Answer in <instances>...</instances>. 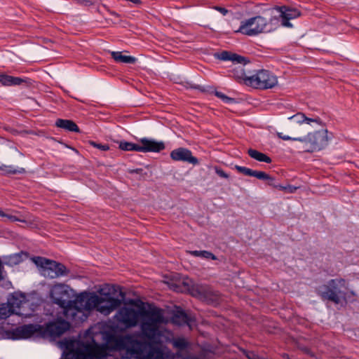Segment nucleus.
Segmentation results:
<instances>
[{
    "instance_id": "nucleus-1",
    "label": "nucleus",
    "mask_w": 359,
    "mask_h": 359,
    "mask_svg": "<svg viewBox=\"0 0 359 359\" xmlns=\"http://www.w3.org/2000/svg\"><path fill=\"white\" fill-rule=\"evenodd\" d=\"M115 318L127 328L135 327L140 320L142 334L153 341L161 336L159 327L165 323L163 309L156 306H149L148 309L141 308L138 311L123 306L117 311Z\"/></svg>"
},
{
    "instance_id": "nucleus-2",
    "label": "nucleus",
    "mask_w": 359,
    "mask_h": 359,
    "mask_svg": "<svg viewBox=\"0 0 359 359\" xmlns=\"http://www.w3.org/2000/svg\"><path fill=\"white\" fill-rule=\"evenodd\" d=\"M74 302H78V304L72 310V314H71L69 318L71 320L75 319L77 313L90 311L93 308H97L98 311L104 314H109L122 304V299L109 297L106 301L105 305H102L104 302V299L96 294H93L86 299L84 297L81 296L74 299Z\"/></svg>"
},
{
    "instance_id": "nucleus-3",
    "label": "nucleus",
    "mask_w": 359,
    "mask_h": 359,
    "mask_svg": "<svg viewBox=\"0 0 359 359\" xmlns=\"http://www.w3.org/2000/svg\"><path fill=\"white\" fill-rule=\"evenodd\" d=\"M278 18L273 17L268 21L261 15H257L241 22V25L236 32L247 36H256L263 32H271L279 25Z\"/></svg>"
},
{
    "instance_id": "nucleus-4",
    "label": "nucleus",
    "mask_w": 359,
    "mask_h": 359,
    "mask_svg": "<svg viewBox=\"0 0 359 359\" xmlns=\"http://www.w3.org/2000/svg\"><path fill=\"white\" fill-rule=\"evenodd\" d=\"M107 352V344H99L94 339H91L89 342L82 343L79 348L65 359H104Z\"/></svg>"
},
{
    "instance_id": "nucleus-5",
    "label": "nucleus",
    "mask_w": 359,
    "mask_h": 359,
    "mask_svg": "<svg viewBox=\"0 0 359 359\" xmlns=\"http://www.w3.org/2000/svg\"><path fill=\"white\" fill-rule=\"evenodd\" d=\"M50 295L53 302L63 309L65 316L69 319L72 310L78 302L74 300H69L70 288L64 283H57L54 285L50 291Z\"/></svg>"
},
{
    "instance_id": "nucleus-6",
    "label": "nucleus",
    "mask_w": 359,
    "mask_h": 359,
    "mask_svg": "<svg viewBox=\"0 0 359 359\" xmlns=\"http://www.w3.org/2000/svg\"><path fill=\"white\" fill-rule=\"evenodd\" d=\"M341 288H346V280L341 278L330 280L327 285L316 287V292L322 299L338 304L341 302V297H345V292Z\"/></svg>"
},
{
    "instance_id": "nucleus-7",
    "label": "nucleus",
    "mask_w": 359,
    "mask_h": 359,
    "mask_svg": "<svg viewBox=\"0 0 359 359\" xmlns=\"http://www.w3.org/2000/svg\"><path fill=\"white\" fill-rule=\"evenodd\" d=\"M239 77L245 78V83L247 86L259 88L268 89L273 88L278 83L277 77L271 72L265 69H261L256 74L248 76L242 69Z\"/></svg>"
},
{
    "instance_id": "nucleus-8",
    "label": "nucleus",
    "mask_w": 359,
    "mask_h": 359,
    "mask_svg": "<svg viewBox=\"0 0 359 359\" xmlns=\"http://www.w3.org/2000/svg\"><path fill=\"white\" fill-rule=\"evenodd\" d=\"M33 261L37 266L41 268L42 275L47 278H56L66 276L69 273L64 264L45 257H34Z\"/></svg>"
},
{
    "instance_id": "nucleus-9",
    "label": "nucleus",
    "mask_w": 359,
    "mask_h": 359,
    "mask_svg": "<svg viewBox=\"0 0 359 359\" xmlns=\"http://www.w3.org/2000/svg\"><path fill=\"white\" fill-rule=\"evenodd\" d=\"M296 140L304 143L308 147L305 149L308 152H313L324 149L327 145L329 140L327 130L309 133L306 136Z\"/></svg>"
},
{
    "instance_id": "nucleus-10",
    "label": "nucleus",
    "mask_w": 359,
    "mask_h": 359,
    "mask_svg": "<svg viewBox=\"0 0 359 359\" xmlns=\"http://www.w3.org/2000/svg\"><path fill=\"white\" fill-rule=\"evenodd\" d=\"M44 334V328L40 325L28 324L15 329L12 332L13 339H28Z\"/></svg>"
},
{
    "instance_id": "nucleus-11",
    "label": "nucleus",
    "mask_w": 359,
    "mask_h": 359,
    "mask_svg": "<svg viewBox=\"0 0 359 359\" xmlns=\"http://www.w3.org/2000/svg\"><path fill=\"white\" fill-rule=\"evenodd\" d=\"M191 294L202 301L212 303L218 300V294L206 285H194L189 288Z\"/></svg>"
},
{
    "instance_id": "nucleus-12",
    "label": "nucleus",
    "mask_w": 359,
    "mask_h": 359,
    "mask_svg": "<svg viewBox=\"0 0 359 359\" xmlns=\"http://www.w3.org/2000/svg\"><path fill=\"white\" fill-rule=\"evenodd\" d=\"M170 158L175 161L189 163L194 165L198 164V160L192 155V152L184 147H180L170 152Z\"/></svg>"
},
{
    "instance_id": "nucleus-13",
    "label": "nucleus",
    "mask_w": 359,
    "mask_h": 359,
    "mask_svg": "<svg viewBox=\"0 0 359 359\" xmlns=\"http://www.w3.org/2000/svg\"><path fill=\"white\" fill-rule=\"evenodd\" d=\"M8 304L11 309L13 310V313L20 316H28L22 311L25 305L27 304L26 297L21 293H14L8 299Z\"/></svg>"
},
{
    "instance_id": "nucleus-14",
    "label": "nucleus",
    "mask_w": 359,
    "mask_h": 359,
    "mask_svg": "<svg viewBox=\"0 0 359 359\" xmlns=\"http://www.w3.org/2000/svg\"><path fill=\"white\" fill-rule=\"evenodd\" d=\"M139 142L141 143L140 144V152H160L165 148L163 141H156L154 139L143 137Z\"/></svg>"
},
{
    "instance_id": "nucleus-15",
    "label": "nucleus",
    "mask_w": 359,
    "mask_h": 359,
    "mask_svg": "<svg viewBox=\"0 0 359 359\" xmlns=\"http://www.w3.org/2000/svg\"><path fill=\"white\" fill-rule=\"evenodd\" d=\"M69 327V322L65 320H59L48 324L44 329V333L47 332L53 337H59L67 331Z\"/></svg>"
},
{
    "instance_id": "nucleus-16",
    "label": "nucleus",
    "mask_w": 359,
    "mask_h": 359,
    "mask_svg": "<svg viewBox=\"0 0 359 359\" xmlns=\"http://www.w3.org/2000/svg\"><path fill=\"white\" fill-rule=\"evenodd\" d=\"M278 10L280 13V18H281V25L285 27H292V25L290 22V20L299 17L301 14L297 9L288 8L285 6L278 7Z\"/></svg>"
},
{
    "instance_id": "nucleus-17",
    "label": "nucleus",
    "mask_w": 359,
    "mask_h": 359,
    "mask_svg": "<svg viewBox=\"0 0 359 359\" xmlns=\"http://www.w3.org/2000/svg\"><path fill=\"white\" fill-rule=\"evenodd\" d=\"M215 57L219 60L223 61H231L234 64L237 65H245L249 62L247 61L246 57L226 50L216 53Z\"/></svg>"
},
{
    "instance_id": "nucleus-18",
    "label": "nucleus",
    "mask_w": 359,
    "mask_h": 359,
    "mask_svg": "<svg viewBox=\"0 0 359 359\" xmlns=\"http://www.w3.org/2000/svg\"><path fill=\"white\" fill-rule=\"evenodd\" d=\"M234 168L240 173L243 174L246 176L255 177L259 180L266 181L268 182L269 180H271V175L263 171H258L252 170L247 167L241 166L236 165Z\"/></svg>"
},
{
    "instance_id": "nucleus-19",
    "label": "nucleus",
    "mask_w": 359,
    "mask_h": 359,
    "mask_svg": "<svg viewBox=\"0 0 359 359\" xmlns=\"http://www.w3.org/2000/svg\"><path fill=\"white\" fill-rule=\"evenodd\" d=\"M25 82L26 81L20 77L0 74V83L4 86H20Z\"/></svg>"
},
{
    "instance_id": "nucleus-20",
    "label": "nucleus",
    "mask_w": 359,
    "mask_h": 359,
    "mask_svg": "<svg viewBox=\"0 0 359 359\" xmlns=\"http://www.w3.org/2000/svg\"><path fill=\"white\" fill-rule=\"evenodd\" d=\"M55 126L69 132H79L78 126L72 120L58 118Z\"/></svg>"
},
{
    "instance_id": "nucleus-21",
    "label": "nucleus",
    "mask_w": 359,
    "mask_h": 359,
    "mask_svg": "<svg viewBox=\"0 0 359 359\" xmlns=\"http://www.w3.org/2000/svg\"><path fill=\"white\" fill-rule=\"evenodd\" d=\"M172 321L174 324L178 325H189L191 318L182 310L176 311L174 313Z\"/></svg>"
},
{
    "instance_id": "nucleus-22",
    "label": "nucleus",
    "mask_w": 359,
    "mask_h": 359,
    "mask_svg": "<svg viewBox=\"0 0 359 359\" xmlns=\"http://www.w3.org/2000/svg\"><path fill=\"white\" fill-rule=\"evenodd\" d=\"M111 57L116 62L125 64H134L137 61V58L130 55H124L121 52L112 51L111 53Z\"/></svg>"
},
{
    "instance_id": "nucleus-23",
    "label": "nucleus",
    "mask_w": 359,
    "mask_h": 359,
    "mask_svg": "<svg viewBox=\"0 0 359 359\" xmlns=\"http://www.w3.org/2000/svg\"><path fill=\"white\" fill-rule=\"evenodd\" d=\"M248 154L252 158H254L259 162H264L266 163H270L271 162V158L269 156L257 150L250 149L248 151Z\"/></svg>"
},
{
    "instance_id": "nucleus-24",
    "label": "nucleus",
    "mask_w": 359,
    "mask_h": 359,
    "mask_svg": "<svg viewBox=\"0 0 359 359\" xmlns=\"http://www.w3.org/2000/svg\"><path fill=\"white\" fill-rule=\"evenodd\" d=\"M267 184L270 187H272L276 189H278L279 190L285 191L288 193H294L297 189V187L291 186V185L285 187V186H281V185L277 184L276 182L275 179L272 176H271V180H268Z\"/></svg>"
},
{
    "instance_id": "nucleus-25",
    "label": "nucleus",
    "mask_w": 359,
    "mask_h": 359,
    "mask_svg": "<svg viewBox=\"0 0 359 359\" xmlns=\"http://www.w3.org/2000/svg\"><path fill=\"white\" fill-rule=\"evenodd\" d=\"M172 344L179 351H184L189 346V341L184 337L174 338Z\"/></svg>"
},
{
    "instance_id": "nucleus-26",
    "label": "nucleus",
    "mask_w": 359,
    "mask_h": 359,
    "mask_svg": "<svg viewBox=\"0 0 359 359\" xmlns=\"http://www.w3.org/2000/svg\"><path fill=\"white\" fill-rule=\"evenodd\" d=\"M189 253L194 257H199L207 259H217V257L214 254L207 250H193L190 251Z\"/></svg>"
},
{
    "instance_id": "nucleus-27",
    "label": "nucleus",
    "mask_w": 359,
    "mask_h": 359,
    "mask_svg": "<svg viewBox=\"0 0 359 359\" xmlns=\"http://www.w3.org/2000/svg\"><path fill=\"white\" fill-rule=\"evenodd\" d=\"M119 149L123 151H135L140 152V144L129 142L126 141H121L119 142Z\"/></svg>"
},
{
    "instance_id": "nucleus-28",
    "label": "nucleus",
    "mask_w": 359,
    "mask_h": 359,
    "mask_svg": "<svg viewBox=\"0 0 359 359\" xmlns=\"http://www.w3.org/2000/svg\"><path fill=\"white\" fill-rule=\"evenodd\" d=\"M13 313V310L11 309L9 304L7 303L0 304V318L6 319Z\"/></svg>"
},
{
    "instance_id": "nucleus-29",
    "label": "nucleus",
    "mask_w": 359,
    "mask_h": 359,
    "mask_svg": "<svg viewBox=\"0 0 359 359\" xmlns=\"http://www.w3.org/2000/svg\"><path fill=\"white\" fill-rule=\"evenodd\" d=\"M288 119L293 121L297 123L302 124L305 123L306 115L304 113L298 112L296 114L289 117Z\"/></svg>"
},
{
    "instance_id": "nucleus-30",
    "label": "nucleus",
    "mask_w": 359,
    "mask_h": 359,
    "mask_svg": "<svg viewBox=\"0 0 359 359\" xmlns=\"http://www.w3.org/2000/svg\"><path fill=\"white\" fill-rule=\"evenodd\" d=\"M215 94L217 97L220 98L224 103L231 104L235 102L234 98L229 97L222 92L215 91Z\"/></svg>"
},
{
    "instance_id": "nucleus-31",
    "label": "nucleus",
    "mask_w": 359,
    "mask_h": 359,
    "mask_svg": "<svg viewBox=\"0 0 359 359\" xmlns=\"http://www.w3.org/2000/svg\"><path fill=\"white\" fill-rule=\"evenodd\" d=\"M7 170L5 174H22L25 172V170L22 168H15L12 165H7Z\"/></svg>"
},
{
    "instance_id": "nucleus-32",
    "label": "nucleus",
    "mask_w": 359,
    "mask_h": 359,
    "mask_svg": "<svg viewBox=\"0 0 359 359\" xmlns=\"http://www.w3.org/2000/svg\"><path fill=\"white\" fill-rule=\"evenodd\" d=\"M305 123L309 125H312V123H316L319 126L322 125L323 123L321 119L318 116L314 118H309L306 116Z\"/></svg>"
},
{
    "instance_id": "nucleus-33",
    "label": "nucleus",
    "mask_w": 359,
    "mask_h": 359,
    "mask_svg": "<svg viewBox=\"0 0 359 359\" xmlns=\"http://www.w3.org/2000/svg\"><path fill=\"white\" fill-rule=\"evenodd\" d=\"M214 170H215V172L217 173V175L218 176H219L221 178H224V179L229 178V175L227 174L226 172H224V170H223L221 168H219L218 166H215Z\"/></svg>"
},
{
    "instance_id": "nucleus-34",
    "label": "nucleus",
    "mask_w": 359,
    "mask_h": 359,
    "mask_svg": "<svg viewBox=\"0 0 359 359\" xmlns=\"http://www.w3.org/2000/svg\"><path fill=\"white\" fill-rule=\"evenodd\" d=\"M90 144L94 147L97 148L102 151H107L109 149V147L108 144H99V143H97L95 142H91Z\"/></svg>"
},
{
    "instance_id": "nucleus-35",
    "label": "nucleus",
    "mask_w": 359,
    "mask_h": 359,
    "mask_svg": "<svg viewBox=\"0 0 359 359\" xmlns=\"http://www.w3.org/2000/svg\"><path fill=\"white\" fill-rule=\"evenodd\" d=\"M277 136L283 140H292V141H297L296 139H301L302 137H292L286 135H283L282 133H277Z\"/></svg>"
},
{
    "instance_id": "nucleus-36",
    "label": "nucleus",
    "mask_w": 359,
    "mask_h": 359,
    "mask_svg": "<svg viewBox=\"0 0 359 359\" xmlns=\"http://www.w3.org/2000/svg\"><path fill=\"white\" fill-rule=\"evenodd\" d=\"M9 259L11 263L17 264L21 261V256L19 254H15L10 256Z\"/></svg>"
},
{
    "instance_id": "nucleus-37",
    "label": "nucleus",
    "mask_w": 359,
    "mask_h": 359,
    "mask_svg": "<svg viewBox=\"0 0 359 359\" xmlns=\"http://www.w3.org/2000/svg\"><path fill=\"white\" fill-rule=\"evenodd\" d=\"M241 69H242L245 73V71L243 69V67L241 66H238V67H236L233 71H234V76L239 79H243L244 81H245V78H242V77H239L238 75L241 74Z\"/></svg>"
},
{
    "instance_id": "nucleus-38",
    "label": "nucleus",
    "mask_w": 359,
    "mask_h": 359,
    "mask_svg": "<svg viewBox=\"0 0 359 359\" xmlns=\"http://www.w3.org/2000/svg\"><path fill=\"white\" fill-rule=\"evenodd\" d=\"M0 216H1V217H7L9 220H11V221H12V222L18 221V219H17V217H16L15 216L5 214V213H4V212H2V211H0Z\"/></svg>"
},
{
    "instance_id": "nucleus-39",
    "label": "nucleus",
    "mask_w": 359,
    "mask_h": 359,
    "mask_svg": "<svg viewBox=\"0 0 359 359\" xmlns=\"http://www.w3.org/2000/svg\"><path fill=\"white\" fill-rule=\"evenodd\" d=\"M246 357L248 359H259V356L253 351H249L246 353Z\"/></svg>"
},
{
    "instance_id": "nucleus-40",
    "label": "nucleus",
    "mask_w": 359,
    "mask_h": 359,
    "mask_svg": "<svg viewBox=\"0 0 359 359\" xmlns=\"http://www.w3.org/2000/svg\"><path fill=\"white\" fill-rule=\"evenodd\" d=\"M215 8L221 13L223 15H226L228 13V10L224 7L215 6Z\"/></svg>"
},
{
    "instance_id": "nucleus-41",
    "label": "nucleus",
    "mask_w": 359,
    "mask_h": 359,
    "mask_svg": "<svg viewBox=\"0 0 359 359\" xmlns=\"http://www.w3.org/2000/svg\"><path fill=\"white\" fill-rule=\"evenodd\" d=\"M7 168H8L7 165H0V170L3 171L4 173H6Z\"/></svg>"
},
{
    "instance_id": "nucleus-42",
    "label": "nucleus",
    "mask_w": 359,
    "mask_h": 359,
    "mask_svg": "<svg viewBox=\"0 0 359 359\" xmlns=\"http://www.w3.org/2000/svg\"><path fill=\"white\" fill-rule=\"evenodd\" d=\"M142 170V169H135V170H131L130 172V173H140Z\"/></svg>"
},
{
    "instance_id": "nucleus-43",
    "label": "nucleus",
    "mask_w": 359,
    "mask_h": 359,
    "mask_svg": "<svg viewBox=\"0 0 359 359\" xmlns=\"http://www.w3.org/2000/svg\"><path fill=\"white\" fill-rule=\"evenodd\" d=\"M111 14L112 15H114V16H116V17H118L119 16L118 14L117 13L114 12V11L111 12Z\"/></svg>"
},
{
    "instance_id": "nucleus-44",
    "label": "nucleus",
    "mask_w": 359,
    "mask_h": 359,
    "mask_svg": "<svg viewBox=\"0 0 359 359\" xmlns=\"http://www.w3.org/2000/svg\"><path fill=\"white\" fill-rule=\"evenodd\" d=\"M120 296H121L122 298H124V297H125V294H124L123 292H120Z\"/></svg>"
},
{
    "instance_id": "nucleus-45",
    "label": "nucleus",
    "mask_w": 359,
    "mask_h": 359,
    "mask_svg": "<svg viewBox=\"0 0 359 359\" xmlns=\"http://www.w3.org/2000/svg\"><path fill=\"white\" fill-rule=\"evenodd\" d=\"M351 294H352V295H353V296H355V293L353 291H351Z\"/></svg>"
}]
</instances>
